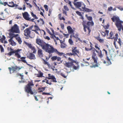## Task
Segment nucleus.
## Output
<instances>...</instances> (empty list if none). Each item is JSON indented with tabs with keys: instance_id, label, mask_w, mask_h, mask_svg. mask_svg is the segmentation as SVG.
Listing matches in <instances>:
<instances>
[{
	"instance_id": "obj_1",
	"label": "nucleus",
	"mask_w": 123,
	"mask_h": 123,
	"mask_svg": "<svg viewBox=\"0 0 123 123\" xmlns=\"http://www.w3.org/2000/svg\"><path fill=\"white\" fill-rule=\"evenodd\" d=\"M90 48H87L85 47V50L87 51H90L92 50V58L94 62L95 63V64L94 66V67H98V58L96 56V54L95 53L96 51L95 49L92 47V44L91 42H90Z\"/></svg>"
},
{
	"instance_id": "obj_2",
	"label": "nucleus",
	"mask_w": 123,
	"mask_h": 123,
	"mask_svg": "<svg viewBox=\"0 0 123 123\" xmlns=\"http://www.w3.org/2000/svg\"><path fill=\"white\" fill-rule=\"evenodd\" d=\"M77 0H74V4L76 7L79 8L81 7L83 11L87 12H90L93 11V10L91 9L85 8L86 5L83 2L81 1L76 2Z\"/></svg>"
},
{
	"instance_id": "obj_3",
	"label": "nucleus",
	"mask_w": 123,
	"mask_h": 123,
	"mask_svg": "<svg viewBox=\"0 0 123 123\" xmlns=\"http://www.w3.org/2000/svg\"><path fill=\"white\" fill-rule=\"evenodd\" d=\"M68 60L69 61V62L65 63L64 64V66L69 68H71L72 67L73 69L75 70L79 68V65H78L76 66L73 64L74 63H76L75 61L74 60L70 57L68 58Z\"/></svg>"
},
{
	"instance_id": "obj_4",
	"label": "nucleus",
	"mask_w": 123,
	"mask_h": 123,
	"mask_svg": "<svg viewBox=\"0 0 123 123\" xmlns=\"http://www.w3.org/2000/svg\"><path fill=\"white\" fill-rule=\"evenodd\" d=\"M113 22H115V25L117 28L118 30H120L121 27L123 24V21L120 20L118 17L114 16L111 18Z\"/></svg>"
},
{
	"instance_id": "obj_5",
	"label": "nucleus",
	"mask_w": 123,
	"mask_h": 123,
	"mask_svg": "<svg viewBox=\"0 0 123 123\" xmlns=\"http://www.w3.org/2000/svg\"><path fill=\"white\" fill-rule=\"evenodd\" d=\"M43 45L42 48L46 52L49 54L54 53L55 49L52 46L46 43Z\"/></svg>"
},
{
	"instance_id": "obj_6",
	"label": "nucleus",
	"mask_w": 123,
	"mask_h": 123,
	"mask_svg": "<svg viewBox=\"0 0 123 123\" xmlns=\"http://www.w3.org/2000/svg\"><path fill=\"white\" fill-rule=\"evenodd\" d=\"M28 84L26 85L25 88V90L27 93L33 94L34 92L32 90V86H34L32 80L28 81Z\"/></svg>"
},
{
	"instance_id": "obj_7",
	"label": "nucleus",
	"mask_w": 123,
	"mask_h": 123,
	"mask_svg": "<svg viewBox=\"0 0 123 123\" xmlns=\"http://www.w3.org/2000/svg\"><path fill=\"white\" fill-rule=\"evenodd\" d=\"M10 32L12 33H19L20 30L18 26L16 24H14L12 27L11 29L9 30Z\"/></svg>"
},
{
	"instance_id": "obj_8",
	"label": "nucleus",
	"mask_w": 123,
	"mask_h": 123,
	"mask_svg": "<svg viewBox=\"0 0 123 123\" xmlns=\"http://www.w3.org/2000/svg\"><path fill=\"white\" fill-rule=\"evenodd\" d=\"M23 68L22 67H18L17 66H12L11 67H9L8 68L10 72V74H11V71H12V73L15 72H17L19 71L21 69Z\"/></svg>"
},
{
	"instance_id": "obj_9",
	"label": "nucleus",
	"mask_w": 123,
	"mask_h": 123,
	"mask_svg": "<svg viewBox=\"0 0 123 123\" xmlns=\"http://www.w3.org/2000/svg\"><path fill=\"white\" fill-rule=\"evenodd\" d=\"M72 52L74 56H77L79 57L80 52L76 47H73L72 48Z\"/></svg>"
},
{
	"instance_id": "obj_10",
	"label": "nucleus",
	"mask_w": 123,
	"mask_h": 123,
	"mask_svg": "<svg viewBox=\"0 0 123 123\" xmlns=\"http://www.w3.org/2000/svg\"><path fill=\"white\" fill-rule=\"evenodd\" d=\"M86 21L84 20H83V22H82V24L83 27V29L84 32H86V29L87 28L88 31V34H89L91 31V30L90 29V27H87V26L85 25V24H86Z\"/></svg>"
},
{
	"instance_id": "obj_11",
	"label": "nucleus",
	"mask_w": 123,
	"mask_h": 123,
	"mask_svg": "<svg viewBox=\"0 0 123 123\" xmlns=\"http://www.w3.org/2000/svg\"><path fill=\"white\" fill-rule=\"evenodd\" d=\"M103 51H104L105 52V53L106 56L107 60V62L108 64H111V63L110 61V60L112 59L111 56L110 55L109 56L108 55L107 51V50H105V49H104L103 50Z\"/></svg>"
},
{
	"instance_id": "obj_12",
	"label": "nucleus",
	"mask_w": 123,
	"mask_h": 123,
	"mask_svg": "<svg viewBox=\"0 0 123 123\" xmlns=\"http://www.w3.org/2000/svg\"><path fill=\"white\" fill-rule=\"evenodd\" d=\"M36 43L38 45L41 46L42 48L44 45H44L46 43L43 40H41L39 38H37L36 39Z\"/></svg>"
},
{
	"instance_id": "obj_13",
	"label": "nucleus",
	"mask_w": 123,
	"mask_h": 123,
	"mask_svg": "<svg viewBox=\"0 0 123 123\" xmlns=\"http://www.w3.org/2000/svg\"><path fill=\"white\" fill-rule=\"evenodd\" d=\"M48 77L47 78L48 79H51L52 80V81L56 83L57 82L56 80V79L54 75H51V74H48Z\"/></svg>"
},
{
	"instance_id": "obj_14",
	"label": "nucleus",
	"mask_w": 123,
	"mask_h": 123,
	"mask_svg": "<svg viewBox=\"0 0 123 123\" xmlns=\"http://www.w3.org/2000/svg\"><path fill=\"white\" fill-rule=\"evenodd\" d=\"M24 35L25 36L27 37H29L31 33V31L29 28H27L24 31Z\"/></svg>"
},
{
	"instance_id": "obj_15",
	"label": "nucleus",
	"mask_w": 123,
	"mask_h": 123,
	"mask_svg": "<svg viewBox=\"0 0 123 123\" xmlns=\"http://www.w3.org/2000/svg\"><path fill=\"white\" fill-rule=\"evenodd\" d=\"M37 54L39 56L40 58L43 57V51L41 49H40L39 48H38Z\"/></svg>"
},
{
	"instance_id": "obj_16",
	"label": "nucleus",
	"mask_w": 123,
	"mask_h": 123,
	"mask_svg": "<svg viewBox=\"0 0 123 123\" xmlns=\"http://www.w3.org/2000/svg\"><path fill=\"white\" fill-rule=\"evenodd\" d=\"M68 33L71 34H74V30L72 29L70 26H68L67 27Z\"/></svg>"
},
{
	"instance_id": "obj_17",
	"label": "nucleus",
	"mask_w": 123,
	"mask_h": 123,
	"mask_svg": "<svg viewBox=\"0 0 123 123\" xmlns=\"http://www.w3.org/2000/svg\"><path fill=\"white\" fill-rule=\"evenodd\" d=\"M23 17L26 20H29V15L27 12H25L23 13Z\"/></svg>"
},
{
	"instance_id": "obj_18",
	"label": "nucleus",
	"mask_w": 123,
	"mask_h": 123,
	"mask_svg": "<svg viewBox=\"0 0 123 123\" xmlns=\"http://www.w3.org/2000/svg\"><path fill=\"white\" fill-rule=\"evenodd\" d=\"M34 27L35 29L32 30V31H34L37 34L39 35V33L37 31L40 30L39 28L36 25H35L34 26Z\"/></svg>"
},
{
	"instance_id": "obj_19",
	"label": "nucleus",
	"mask_w": 123,
	"mask_h": 123,
	"mask_svg": "<svg viewBox=\"0 0 123 123\" xmlns=\"http://www.w3.org/2000/svg\"><path fill=\"white\" fill-rule=\"evenodd\" d=\"M28 58L30 59H35L36 57L35 55L32 53H31L29 54V55L27 56Z\"/></svg>"
},
{
	"instance_id": "obj_20",
	"label": "nucleus",
	"mask_w": 123,
	"mask_h": 123,
	"mask_svg": "<svg viewBox=\"0 0 123 123\" xmlns=\"http://www.w3.org/2000/svg\"><path fill=\"white\" fill-rule=\"evenodd\" d=\"M96 52L98 54V55L99 57H100L101 59H102L103 56V55L102 54V51L101 50L98 51H96Z\"/></svg>"
},
{
	"instance_id": "obj_21",
	"label": "nucleus",
	"mask_w": 123,
	"mask_h": 123,
	"mask_svg": "<svg viewBox=\"0 0 123 123\" xmlns=\"http://www.w3.org/2000/svg\"><path fill=\"white\" fill-rule=\"evenodd\" d=\"M115 37H114L113 38L114 39V41L113 42V44L114 45L115 47H116V42L117 41V40L118 39V35L117 33H116L115 34Z\"/></svg>"
},
{
	"instance_id": "obj_22",
	"label": "nucleus",
	"mask_w": 123,
	"mask_h": 123,
	"mask_svg": "<svg viewBox=\"0 0 123 123\" xmlns=\"http://www.w3.org/2000/svg\"><path fill=\"white\" fill-rule=\"evenodd\" d=\"M109 32V30H106L105 32L102 31L101 32V33L102 35L104 37H105L106 35H108Z\"/></svg>"
},
{
	"instance_id": "obj_23",
	"label": "nucleus",
	"mask_w": 123,
	"mask_h": 123,
	"mask_svg": "<svg viewBox=\"0 0 123 123\" xmlns=\"http://www.w3.org/2000/svg\"><path fill=\"white\" fill-rule=\"evenodd\" d=\"M21 49H17L16 50V51H17V52H16L15 53V55L18 58H20L21 56L18 53L19 51H21Z\"/></svg>"
},
{
	"instance_id": "obj_24",
	"label": "nucleus",
	"mask_w": 123,
	"mask_h": 123,
	"mask_svg": "<svg viewBox=\"0 0 123 123\" xmlns=\"http://www.w3.org/2000/svg\"><path fill=\"white\" fill-rule=\"evenodd\" d=\"M96 39L98 40L100 43H103L104 42V40L103 39H101L99 36H98L95 37Z\"/></svg>"
},
{
	"instance_id": "obj_25",
	"label": "nucleus",
	"mask_w": 123,
	"mask_h": 123,
	"mask_svg": "<svg viewBox=\"0 0 123 123\" xmlns=\"http://www.w3.org/2000/svg\"><path fill=\"white\" fill-rule=\"evenodd\" d=\"M110 37L107 38L109 39H113L114 37H113V33L112 31L109 34Z\"/></svg>"
},
{
	"instance_id": "obj_26",
	"label": "nucleus",
	"mask_w": 123,
	"mask_h": 123,
	"mask_svg": "<svg viewBox=\"0 0 123 123\" xmlns=\"http://www.w3.org/2000/svg\"><path fill=\"white\" fill-rule=\"evenodd\" d=\"M20 58L21 60H19V61H21L24 63H27V62H26V60H25L26 58L25 57H20Z\"/></svg>"
},
{
	"instance_id": "obj_27",
	"label": "nucleus",
	"mask_w": 123,
	"mask_h": 123,
	"mask_svg": "<svg viewBox=\"0 0 123 123\" xmlns=\"http://www.w3.org/2000/svg\"><path fill=\"white\" fill-rule=\"evenodd\" d=\"M87 25L88 26L87 27H89L90 26H92L94 25V23L93 21L90 22L88 21L87 23Z\"/></svg>"
},
{
	"instance_id": "obj_28",
	"label": "nucleus",
	"mask_w": 123,
	"mask_h": 123,
	"mask_svg": "<svg viewBox=\"0 0 123 123\" xmlns=\"http://www.w3.org/2000/svg\"><path fill=\"white\" fill-rule=\"evenodd\" d=\"M45 87L38 88V90H39L38 91V92H43V91L45 90Z\"/></svg>"
},
{
	"instance_id": "obj_29",
	"label": "nucleus",
	"mask_w": 123,
	"mask_h": 123,
	"mask_svg": "<svg viewBox=\"0 0 123 123\" xmlns=\"http://www.w3.org/2000/svg\"><path fill=\"white\" fill-rule=\"evenodd\" d=\"M17 52V51H16V50H15L14 51H10V52L7 54V55H8L11 56L12 55V54L13 53L15 54L16 52Z\"/></svg>"
},
{
	"instance_id": "obj_30",
	"label": "nucleus",
	"mask_w": 123,
	"mask_h": 123,
	"mask_svg": "<svg viewBox=\"0 0 123 123\" xmlns=\"http://www.w3.org/2000/svg\"><path fill=\"white\" fill-rule=\"evenodd\" d=\"M54 53H56V54H58L60 56H61L63 54H64L63 53L59 52L56 49H55Z\"/></svg>"
},
{
	"instance_id": "obj_31",
	"label": "nucleus",
	"mask_w": 123,
	"mask_h": 123,
	"mask_svg": "<svg viewBox=\"0 0 123 123\" xmlns=\"http://www.w3.org/2000/svg\"><path fill=\"white\" fill-rule=\"evenodd\" d=\"M16 40L18 41L19 44H21L22 42V41L21 40V39L20 37H18L16 38Z\"/></svg>"
},
{
	"instance_id": "obj_32",
	"label": "nucleus",
	"mask_w": 123,
	"mask_h": 123,
	"mask_svg": "<svg viewBox=\"0 0 123 123\" xmlns=\"http://www.w3.org/2000/svg\"><path fill=\"white\" fill-rule=\"evenodd\" d=\"M64 1L67 3H68L70 5V6H71L72 8L73 9H74V7H73L72 6V5H71V2L70 1L68 0H64Z\"/></svg>"
},
{
	"instance_id": "obj_33",
	"label": "nucleus",
	"mask_w": 123,
	"mask_h": 123,
	"mask_svg": "<svg viewBox=\"0 0 123 123\" xmlns=\"http://www.w3.org/2000/svg\"><path fill=\"white\" fill-rule=\"evenodd\" d=\"M9 42L12 46H15L16 45V43L13 40L9 41Z\"/></svg>"
},
{
	"instance_id": "obj_34",
	"label": "nucleus",
	"mask_w": 123,
	"mask_h": 123,
	"mask_svg": "<svg viewBox=\"0 0 123 123\" xmlns=\"http://www.w3.org/2000/svg\"><path fill=\"white\" fill-rule=\"evenodd\" d=\"M95 48V49L96 51H98L100 50V48L98 46V44H95V45L94 46Z\"/></svg>"
},
{
	"instance_id": "obj_35",
	"label": "nucleus",
	"mask_w": 123,
	"mask_h": 123,
	"mask_svg": "<svg viewBox=\"0 0 123 123\" xmlns=\"http://www.w3.org/2000/svg\"><path fill=\"white\" fill-rule=\"evenodd\" d=\"M60 41L61 43V48H65L66 46H65V44L64 43H63L62 42V41L61 40H60Z\"/></svg>"
},
{
	"instance_id": "obj_36",
	"label": "nucleus",
	"mask_w": 123,
	"mask_h": 123,
	"mask_svg": "<svg viewBox=\"0 0 123 123\" xmlns=\"http://www.w3.org/2000/svg\"><path fill=\"white\" fill-rule=\"evenodd\" d=\"M58 17L59 19L60 20H63L64 21L65 20V18L63 17H61V14H59L58 15Z\"/></svg>"
},
{
	"instance_id": "obj_37",
	"label": "nucleus",
	"mask_w": 123,
	"mask_h": 123,
	"mask_svg": "<svg viewBox=\"0 0 123 123\" xmlns=\"http://www.w3.org/2000/svg\"><path fill=\"white\" fill-rule=\"evenodd\" d=\"M9 3L10 5H9L8 4V5H7V6L9 7H12V6H12V5H13V4H14L13 2V1H12L11 2H9Z\"/></svg>"
},
{
	"instance_id": "obj_38",
	"label": "nucleus",
	"mask_w": 123,
	"mask_h": 123,
	"mask_svg": "<svg viewBox=\"0 0 123 123\" xmlns=\"http://www.w3.org/2000/svg\"><path fill=\"white\" fill-rule=\"evenodd\" d=\"M31 14L32 17H33L34 18L36 19H38V18L36 16V15L34 14L32 12H31Z\"/></svg>"
},
{
	"instance_id": "obj_39",
	"label": "nucleus",
	"mask_w": 123,
	"mask_h": 123,
	"mask_svg": "<svg viewBox=\"0 0 123 123\" xmlns=\"http://www.w3.org/2000/svg\"><path fill=\"white\" fill-rule=\"evenodd\" d=\"M85 16L87 17V19L89 21H92V18L91 16H88L87 15H86Z\"/></svg>"
},
{
	"instance_id": "obj_40",
	"label": "nucleus",
	"mask_w": 123,
	"mask_h": 123,
	"mask_svg": "<svg viewBox=\"0 0 123 123\" xmlns=\"http://www.w3.org/2000/svg\"><path fill=\"white\" fill-rule=\"evenodd\" d=\"M31 49L32 51H33L32 52L33 53H36V50L34 47H33Z\"/></svg>"
},
{
	"instance_id": "obj_41",
	"label": "nucleus",
	"mask_w": 123,
	"mask_h": 123,
	"mask_svg": "<svg viewBox=\"0 0 123 123\" xmlns=\"http://www.w3.org/2000/svg\"><path fill=\"white\" fill-rule=\"evenodd\" d=\"M40 22L39 24H40L43 25L44 24V22L43 20V19L41 18L40 19Z\"/></svg>"
},
{
	"instance_id": "obj_42",
	"label": "nucleus",
	"mask_w": 123,
	"mask_h": 123,
	"mask_svg": "<svg viewBox=\"0 0 123 123\" xmlns=\"http://www.w3.org/2000/svg\"><path fill=\"white\" fill-rule=\"evenodd\" d=\"M57 56H54L51 57V59L52 61H54L56 60L57 58Z\"/></svg>"
},
{
	"instance_id": "obj_43",
	"label": "nucleus",
	"mask_w": 123,
	"mask_h": 123,
	"mask_svg": "<svg viewBox=\"0 0 123 123\" xmlns=\"http://www.w3.org/2000/svg\"><path fill=\"white\" fill-rule=\"evenodd\" d=\"M43 63L45 65L47 64L48 66H49L50 65V64L48 62H46L45 60L44 59H43Z\"/></svg>"
},
{
	"instance_id": "obj_44",
	"label": "nucleus",
	"mask_w": 123,
	"mask_h": 123,
	"mask_svg": "<svg viewBox=\"0 0 123 123\" xmlns=\"http://www.w3.org/2000/svg\"><path fill=\"white\" fill-rule=\"evenodd\" d=\"M68 42L70 45H73V42L72 40V39H69Z\"/></svg>"
},
{
	"instance_id": "obj_45",
	"label": "nucleus",
	"mask_w": 123,
	"mask_h": 123,
	"mask_svg": "<svg viewBox=\"0 0 123 123\" xmlns=\"http://www.w3.org/2000/svg\"><path fill=\"white\" fill-rule=\"evenodd\" d=\"M26 45L29 48L31 49L33 47L31 44L28 43H26Z\"/></svg>"
},
{
	"instance_id": "obj_46",
	"label": "nucleus",
	"mask_w": 123,
	"mask_h": 123,
	"mask_svg": "<svg viewBox=\"0 0 123 123\" xmlns=\"http://www.w3.org/2000/svg\"><path fill=\"white\" fill-rule=\"evenodd\" d=\"M57 58L56 59L57 60V61L58 62H60L59 63H61L62 62V61H61V58L60 57H57Z\"/></svg>"
},
{
	"instance_id": "obj_47",
	"label": "nucleus",
	"mask_w": 123,
	"mask_h": 123,
	"mask_svg": "<svg viewBox=\"0 0 123 123\" xmlns=\"http://www.w3.org/2000/svg\"><path fill=\"white\" fill-rule=\"evenodd\" d=\"M5 39L6 37L5 36H4L3 35L2 36V38H1V42L2 43H3V41Z\"/></svg>"
},
{
	"instance_id": "obj_48",
	"label": "nucleus",
	"mask_w": 123,
	"mask_h": 123,
	"mask_svg": "<svg viewBox=\"0 0 123 123\" xmlns=\"http://www.w3.org/2000/svg\"><path fill=\"white\" fill-rule=\"evenodd\" d=\"M76 12L77 14L80 16H82V15L80 12L78 11H77Z\"/></svg>"
},
{
	"instance_id": "obj_49",
	"label": "nucleus",
	"mask_w": 123,
	"mask_h": 123,
	"mask_svg": "<svg viewBox=\"0 0 123 123\" xmlns=\"http://www.w3.org/2000/svg\"><path fill=\"white\" fill-rule=\"evenodd\" d=\"M31 34H32V36H31L30 35L29 37H30L31 38H33L35 36V33L33 32H32L31 33Z\"/></svg>"
},
{
	"instance_id": "obj_50",
	"label": "nucleus",
	"mask_w": 123,
	"mask_h": 123,
	"mask_svg": "<svg viewBox=\"0 0 123 123\" xmlns=\"http://www.w3.org/2000/svg\"><path fill=\"white\" fill-rule=\"evenodd\" d=\"M46 31L50 35H52V34L51 32L47 28H46Z\"/></svg>"
},
{
	"instance_id": "obj_51",
	"label": "nucleus",
	"mask_w": 123,
	"mask_h": 123,
	"mask_svg": "<svg viewBox=\"0 0 123 123\" xmlns=\"http://www.w3.org/2000/svg\"><path fill=\"white\" fill-rule=\"evenodd\" d=\"M64 8L66 11H68L69 10V9L67 6H63Z\"/></svg>"
},
{
	"instance_id": "obj_52",
	"label": "nucleus",
	"mask_w": 123,
	"mask_h": 123,
	"mask_svg": "<svg viewBox=\"0 0 123 123\" xmlns=\"http://www.w3.org/2000/svg\"><path fill=\"white\" fill-rule=\"evenodd\" d=\"M117 43L119 44L120 46H121L122 45L121 41L120 38H119L118 39V41H117Z\"/></svg>"
},
{
	"instance_id": "obj_53",
	"label": "nucleus",
	"mask_w": 123,
	"mask_h": 123,
	"mask_svg": "<svg viewBox=\"0 0 123 123\" xmlns=\"http://www.w3.org/2000/svg\"><path fill=\"white\" fill-rule=\"evenodd\" d=\"M44 7L45 8V10L46 11H48V6L45 5L44 6Z\"/></svg>"
},
{
	"instance_id": "obj_54",
	"label": "nucleus",
	"mask_w": 123,
	"mask_h": 123,
	"mask_svg": "<svg viewBox=\"0 0 123 123\" xmlns=\"http://www.w3.org/2000/svg\"><path fill=\"white\" fill-rule=\"evenodd\" d=\"M66 55H68L69 56H72L73 55V54L72 53H67L66 54Z\"/></svg>"
},
{
	"instance_id": "obj_55",
	"label": "nucleus",
	"mask_w": 123,
	"mask_h": 123,
	"mask_svg": "<svg viewBox=\"0 0 123 123\" xmlns=\"http://www.w3.org/2000/svg\"><path fill=\"white\" fill-rule=\"evenodd\" d=\"M117 8L121 11H122L123 10V7H122L120 6H118L117 7Z\"/></svg>"
},
{
	"instance_id": "obj_56",
	"label": "nucleus",
	"mask_w": 123,
	"mask_h": 123,
	"mask_svg": "<svg viewBox=\"0 0 123 123\" xmlns=\"http://www.w3.org/2000/svg\"><path fill=\"white\" fill-rule=\"evenodd\" d=\"M39 76H38V77H42L43 75V73H42L40 72L39 73Z\"/></svg>"
},
{
	"instance_id": "obj_57",
	"label": "nucleus",
	"mask_w": 123,
	"mask_h": 123,
	"mask_svg": "<svg viewBox=\"0 0 123 123\" xmlns=\"http://www.w3.org/2000/svg\"><path fill=\"white\" fill-rule=\"evenodd\" d=\"M112 9V7L111 6L109 7L108 8V10L109 11H111Z\"/></svg>"
},
{
	"instance_id": "obj_58",
	"label": "nucleus",
	"mask_w": 123,
	"mask_h": 123,
	"mask_svg": "<svg viewBox=\"0 0 123 123\" xmlns=\"http://www.w3.org/2000/svg\"><path fill=\"white\" fill-rule=\"evenodd\" d=\"M17 75H18L21 76V78L22 79H23V75H22L21 74H19L18 73L17 74Z\"/></svg>"
},
{
	"instance_id": "obj_59",
	"label": "nucleus",
	"mask_w": 123,
	"mask_h": 123,
	"mask_svg": "<svg viewBox=\"0 0 123 123\" xmlns=\"http://www.w3.org/2000/svg\"><path fill=\"white\" fill-rule=\"evenodd\" d=\"M10 37V39L8 40V41H13L12 39L14 37H13V36H12V37Z\"/></svg>"
},
{
	"instance_id": "obj_60",
	"label": "nucleus",
	"mask_w": 123,
	"mask_h": 123,
	"mask_svg": "<svg viewBox=\"0 0 123 123\" xmlns=\"http://www.w3.org/2000/svg\"><path fill=\"white\" fill-rule=\"evenodd\" d=\"M44 38L45 39H47L48 40H49L50 39V38L49 37L47 36H46L44 37Z\"/></svg>"
},
{
	"instance_id": "obj_61",
	"label": "nucleus",
	"mask_w": 123,
	"mask_h": 123,
	"mask_svg": "<svg viewBox=\"0 0 123 123\" xmlns=\"http://www.w3.org/2000/svg\"><path fill=\"white\" fill-rule=\"evenodd\" d=\"M61 75L64 78H66V76H65V74L63 73H62L61 74Z\"/></svg>"
},
{
	"instance_id": "obj_62",
	"label": "nucleus",
	"mask_w": 123,
	"mask_h": 123,
	"mask_svg": "<svg viewBox=\"0 0 123 123\" xmlns=\"http://www.w3.org/2000/svg\"><path fill=\"white\" fill-rule=\"evenodd\" d=\"M34 19L32 18V19H31L30 18H29V20H29V21H31L32 22H34Z\"/></svg>"
},
{
	"instance_id": "obj_63",
	"label": "nucleus",
	"mask_w": 123,
	"mask_h": 123,
	"mask_svg": "<svg viewBox=\"0 0 123 123\" xmlns=\"http://www.w3.org/2000/svg\"><path fill=\"white\" fill-rule=\"evenodd\" d=\"M121 27L120 29V30H118L119 32L121 31V29L123 31V24L122 25V26H121Z\"/></svg>"
},
{
	"instance_id": "obj_64",
	"label": "nucleus",
	"mask_w": 123,
	"mask_h": 123,
	"mask_svg": "<svg viewBox=\"0 0 123 123\" xmlns=\"http://www.w3.org/2000/svg\"><path fill=\"white\" fill-rule=\"evenodd\" d=\"M18 36L19 35L18 34H14L13 37H14L16 38L18 37Z\"/></svg>"
}]
</instances>
